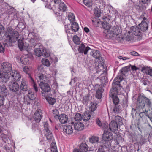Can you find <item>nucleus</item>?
<instances>
[{
    "label": "nucleus",
    "mask_w": 152,
    "mask_h": 152,
    "mask_svg": "<svg viewBox=\"0 0 152 152\" xmlns=\"http://www.w3.org/2000/svg\"><path fill=\"white\" fill-rule=\"evenodd\" d=\"M94 11L96 16L97 17H99L100 16L101 12L98 8L94 9Z\"/></svg>",
    "instance_id": "nucleus-55"
},
{
    "label": "nucleus",
    "mask_w": 152,
    "mask_h": 152,
    "mask_svg": "<svg viewBox=\"0 0 152 152\" xmlns=\"http://www.w3.org/2000/svg\"><path fill=\"white\" fill-rule=\"evenodd\" d=\"M35 98V95L31 90H28L27 92L24 94V100L27 101V103L30 104V100H33Z\"/></svg>",
    "instance_id": "nucleus-16"
},
{
    "label": "nucleus",
    "mask_w": 152,
    "mask_h": 152,
    "mask_svg": "<svg viewBox=\"0 0 152 152\" xmlns=\"http://www.w3.org/2000/svg\"><path fill=\"white\" fill-rule=\"evenodd\" d=\"M52 1L51 4L53 2L55 4V6H56L57 5H58L61 2V0H51Z\"/></svg>",
    "instance_id": "nucleus-57"
},
{
    "label": "nucleus",
    "mask_w": 152,
    "mask_h": 152,
    "mask_svg": "<svg viewBox=\"0 0 152 152\" xmlns=\"http://www.w3.org/2000/svg\"><path fill=\"white\" fill-rule=\"evenodd\" d=\"M28 37L30 39V42L33 45L34 48H36L34 50L35 55L38 56H41L42 54L44 47L40 43V40L39 37L34 32L30 33Z\"/></svg>",
    "instance_id": "nucleus-1"
},
{
    "label": "nucleus",
    "mask_w": 152,
    "mask_h": 152,
    "mask_svg": "<svg viewBox=\"0 0 152 152\" xmlns=\"http://www.w3.org/2000/svg\"><path fill=\"white\" fill-rule=\"evenodd\" d=\"M113 111L115 113H118L119 111V109L116 106H115L113 109Z\"/></svg>",
    "instance_id": "nucleus-63"
},
{
    "label": "nucleus",
    "mask_w": 152,
    "mask_h": 152,
    "mask_svg": "<svg viewBox=\"0 0 152 152\" xmlns=\"http://www.w3.org/2000/svg\"><path fill=\"white\" fill-rule=\"evenodd\" d=\"M9 86L10 90L14 92H16L18 90L19 85L17 83L12 81L9 82Z\"/></svg>",
    "instance_id": "nucleus-19"
},
{
    "label": "nucleus",
    "mask_w": 152,
    "mask_h": 152,
    "mask_svg": "<svg viewBox=\"0 0 152 152\" xmlns=\"http://www.w3.org/2000/svg\"><path fill=\"white\" fill-rule=\"evenodd\" d=\"M71 23V26L69 24L64 26L65 31L67 34L68 39L71 37L74 32L77 31L79 28L78 24L75 21Z\"/></svg>",
    "instance_id": "nucleus-5"
},
{
    "label": "nucleus",
    "mask_w": 152,
    "mask_h": 152,
    "mask_svg": "<svg viewBox=\"0 0 152 152\" xmlns=\"http://www.w3.org/2000/svg\"><path fill=\"white\" fill-rule=\"evenodd\" d=\"M35 77L38 80L45 81L47 79L46 75L44 74L39 72L36 74Z\"/></svg>",
    "instance_id": "nucleus-29"
},
{
    "label": "nucleus",
    "mask_w": 152,
    "mask_h": 152,
    "mask_svg": "<svg viewBox=\"0 0 152 152\" xmlns=\"http://www.w3.org/2000/svg\"><path fill=\"white\" fill-rule=\"evenodd\" d=\"M13 10V8L12 7H9L7 9V10L5 11V12L4 14V15H5L6 14H7L8 15V17L9 18L10 15L12 14V13Z\"/></svg>",
    "instance_id": "nucleus-41"
},
{
    "label": "nucleus",
    "mask_w": 152,
    "mask_h": 152,
    "mask_svg": "<svg viewBox=\"0 0 152 152\" xmlns=\"http://www.w3.org/2000/svg\"><path fill=\"white\" fill-rule=\"evenodd\" d=\"M91 117V114L89 112H85L82 115V119L84 121H87L89 120Z\"/></svg>",
    "instance_id": "nucleus-35"
},
{
    "label": "nucleus",
    "mask_w": 152,
    "mask_h": 152,
    "mask_svg": "<svg viewBox=\"0 0 152 152\" xmlns=\"http://www.w3.org/2000/svg\"><path fill=\"white\" fill-rule=\"evenodd\" d=\"M137 104L139 108L147 112L151 109L152 102L144 95L140 94L137 97Z\"/></svg>",
    "instance_id": "nucleus-2"
},
{
    "label": "nucleus",
    "mask_w": 152,
    "mask_h": 152,
    "mask_svg": "<svg viewBox=\"0 0 152 152\" xmlns=\"http://www.w3.org/2000/svg\"><path fill=\"white\" fill-rule=\"evenodd\" d=\"M121 33L118 35H115V37L116 39L119 41L122 42V40H126L127 41H130L133 38V34L130 31L126 32L124 34L123 36L121 34Z\"/></svg>",
    "instance_id": "nucleus-9"
},
{
    "label": "nucleus",
    "mask_w": 152,
    "mask_h": 152,
    "mask_svg": "<svg viewBox=\"0 0 152 152\" xmlns=\"http://www.w3.org/2000/svg\"><path fill=\"white\" fill-rule=\"evenodd\" d=\"M63 131L65 133L70 135L73 133L72 127L70 125L66 124L64 127Z\"/></svg>",
    "instance_id": "nucleus-26"
},
{
    "label": "nucleus",
    "mask_w": 152,
    "mask_h": 152,
    "mask_svg": "<svg viewBox=\"0 0 152 152\" xmlns=\"http://www.w3.org/2000/svg\"><path fill=\"white\" fill-rule=\"evenodd\" d=\"M74 119L75 121H80L82 119V116L80 113H77L75 116Z\"/></svg>",
    "instance_id": "nucleus-43"
},
{
    "label": "nucleus",
    "mask_w": 152,
    "mask_h": 152,
    "mask_svg": "<svg viewBox=\"0 0 152 152\" xmlns=\"http://www.w3.org/2000/svg\"><path fill=\"white\" fill-rule=\"evenodd\" d=\"M45 2V7L46 8L51 9L52 8L51 0H42Z\"/></svg>",
    "instance_id": "nucleus-36"
},
{
    "label": "nucleus",
    "mask_w": 152,
    "mask_h": 152,
    "mask_svg": "<svg viewBox=\"0 0 152 152\" xmlns=\"http://www.w3.org/2000/svg\"><path fill=\"white\" fill-rule=\"evenodd\" d=\"M131 32L132 34H133L136 36L140 35V31L138 27H137L136 26H133L131 28Z\"/></svg>",
    "instance_id": "nucleus-31"
},
{
    "label": "nucleus",
    "mask_w": 152,
    "mask_h": 152,
    "mask_svg": "<svg viewBox=\"0 0 152 152\" xmlns=\"http://www.w3.org/2000/svg\"><path fill=\"white\" fill-rule=\"evenodd\" d=\"M91 99V97L88 95H85L83 97L82 102L83 104H86Z\"/></svg>",
    "instance_id": "nucleus-39"
},
{
    "label": "nucleus",
    "mask_w": 152,
    "mask_h": 152,
    "mask_svg": "<svg viewBox=\"0 0 152 152\" xmlns=\"http://www.w3.org/2000/svg\"><path fill=\"white\" fill-rule=\"evenodd\" d=\"M83 3L85 5L88 7H90L92 6V1L91 0H83Z\"/></svg>",
    "instance_id": "nucleus-54"
},
{
    "label": "nucleus",
    "mask_w": 152,
    "mask_h": 152,
    "mask_svg": "<svg viewBox=\"0 0 152 152\" xmlns=\"http://www.w3.org/2000/svg\"><path fill=\"white\" fill-rule=\"evenodd\" d=\"M108 127H109L110 130L113 132L118 129L117 123H115L113 120L111 121L109 126L107 123H105V126H104V129H107L108 128Z\"/></svg>",
    "instance_id": "nucleus-14"
},
{
    "label": "nucleus",
    "mask_w": 152,
    "mask_h": 152,
    "mask_svg": "<svg viewBox=\"0 0 152 152\" xmlns=\"http://www.w3.org/2000/svg\"><path fill=\"white\" fill-rule=\"evenodd\" d=\"M1 68L4 73L7 74H9L12 69L11 64L7 62H4L2 63Z\"/></svg>",
    "instance_id": "nucleus-13"
},
{
    "label": "nucleus",
    "mask_w": 152,
    "mask_h": 152,
    "mask_svg": "<svg viewBox=\"0 0 152 152\" xmlns=\"http://www.w3.org/2000/svg\"><path fill=\"white\" fill-rule=\"evenodd\" d=\"M46 100L50 104L53 105L56 102L55 99L52 98L50 97H47V96L45 97Z\"/></svg>",
    "instance_id": "nucleus-42"
},
{
    "label": "nucleus",
    "mask_w": 152,
    "mask_h": 152,
    "mask_svg": "<svg viewBox=\"0 0 152 152\" xmlns=\"http://www.w3.org/2000/svg\"><path fill=\"white\" fill-rule=\"evenodd\" d=\"M106 129H105L104 132L102 136V140L111 141L113 138V134L110 132L106 131Z\"/></svg>",
    "instance_id": "nucleus-22"
},
{
    "label": "nucleus",
    "mask_w": 152,
    "mask_h": 152,
    "mask_svg": "<svg viewBox=\"0 0 152 152\" xmlns=\"http://www.w3.org/2000/svg\"><path fill=\"white\" fill-rule=\"evenodd\" d=\"M6 39L5 40L4 45H10V43L16 41L19 37V33L15 31L11 27H8L4 34Z\"/></svg>",
    "instance_id": "nucleus-3"
},
{
    "label": "nucleus",
    "mask_w": 152,
    "mask_h": 152,
    "mask_svg": "<svg viewBox=\"0 0 152 152\" xmlns=\"http://www.w3.org/2000/svg\"><path fill=\"white\" fill-rule=\"evenodd\" d=\"M102 23L103 27L105 30L104 33L106 34V36L107 38L115 37V35H118L121 32V30L119 27L117 28V30L114 31L110 30L111 25L105 20L103 21Z\"/></svg>",
    "instance_id": "nucleus-4"
},
{
    "label": "nucleus",
    "mask_w": 152,
    "mask_h": 152,
    "mask_svg": "<svg viewBox=\"0 0 152 152\" xmlns=\"http://www.w3.org/2000/svg\"><path fill=\"white\" fill-rule=\"evenodd\" d=\"M151 0H140V3L135 4L134 7L139 12L145 10Z\"/></svg>",
    "instance_id": "nucleus-8"
},
{
    "label": "nucleus",
    "mask_w": 152,
    "mask_h": 152,
    "mask_svg": "<svg viewBox=\"0 0 152 152\" xmlns=\"http://www.w3.org/2000/svg\"><path fill=\"white\" fill-rule=\"evenodd\" d=\"M130 66L131 70L133 71H136L139 69L138 67H137L135 66L130 65Z\"/></svg>",
    "instance_id": "nucleus-58"
},
{
    "label": "nucleus",
    "mask_w": 152,
    "mask_h": 152,
    "mask_svg": "<svg viewBox=\"0 0 152 152\" xmlns=\"http://www.w3.org/2000/svg\"><path fill=\"white\" fill-rule=\"evenodd\" d=\"M96 122L97 124V125L100 126L101 127L102 126V123L100 121L98 118H97L96 120Z\"/></svg>",
    "instance_id": "nucleus-60"
},
{
    "label": "nucleus",
    "mask_w": 152,
    "mask_h": 152,
    "mask_svg": "<svg viewBox=\"0 0 152 152\" xmlns=\"http://www.w3.org/2000/svg\"><path fill=\"white\" fill-rule=\"evenodd\" d=\"M32 68L29 66H25L23 68V71L26 74H28V77L29 78V80L31 85L33 86L34 89L36 92L38 91V88L37 85L35 83L33 79L32 78L31 75L30 74Z\"/></svg>",
    "instance_id": "nucleus-10"
},
{
    "label": "nucleus",
    "mask_w": 152,
    "mask_h": 152,
    "mask_svg": "<svg viewBox=\"0 0 152 152\" xmlns=\"http://www.w3.org/2000/svg\"><path fill=\"white\" fill-rule=\"evenodd\" d=\"M79 150L80 152H87L88 150V147L86 143L83 142L80 144Z\"/></svg>",
    "instance_id": "nucleus-32"
},
{
    "label": "nucleus",
    "mask_w": 152,
    "mask_h": 152,
    "mask_svg": "<svg viewBox=\"0 0 152 152\" xmlns=\"http://www.w3.org/2000/svg\"><path fill=\"white\" fill-rule=\"evenodd\" d=\"M144 71L147 74L152 76V69H149L147 67H145L143 68Z\"/></svg>",
    "instance_id": "nucleus-51"
},
{
    "label": "nucleus",
    "mask_w": 152,
    "mask_h": 152,
    "mask_svg": "<svg viewBox=\"0 0 152 152\" xmlns=\"http://www.w3.org/2000/svg\"><path fill=\"white\" fill-rule=\"evenodd\" d=\"M77 79L76 77H75L73 79H72L71 81L70 82V84L72 85H74L77 81Z\"/></svg>",
    "instance_id": "nucleus-59"
},
{
    "label": "nucleus",
    "mask_w": 152,
    "mask_h": 152,
    "mask_svg": "<svg viewBox=\"0 0 152 152\" xmlns=\"http://www.w3.org/2000/svg\"><path fill=\"white\" fill-rule=\"evenodd\" d=\"M42 115V113L41 110H37L34 115V118L35 121L37 122H39L41 119Z\"/></svg>",
    "instance_id": "nucleus-24"
},
{
    "label": "nucleus",
    "mask_w": 152,
    "mask_h": 152,
    "mask_svg": "<svg viewBox=\"0 0 152 152\" xmlns=\"http://www.w3.org/2000/svg\"><path fill=\"white\" fill-rule=\"evenodd\" d=\"M10 77H11L13 80L18 81H19L21 76L20 73L18 71L11 70L9 73Z\"/></svg>",
    "instance_id": "nucleus-17"
},
{
    "label": "nucleus",
    "mask_w": 152,
    "mask_h": 152,
    "mask_svg": "<svg viewBox=\"0 0 152 152\" xmlns=\"http://www.w3.org/2000/svg\"><path fill=\"white\" fill-rule=\"evenodd\" d=\"M123 77L121 75H119L115 77L112 84V88L111 89V92L114 91L113 94H115L120 93L121 90V87L120 86V82L123 79Z\"/></svg>",
    "instance_id": "nucleus-6"
},
{
    "label": "nucleus",
    "mask_w": 152,
    "mask_h": 152,
    "mask_svg": "<svg viewBox=\"0 0 152 152\" xmlns=\"http://www.w3.org/2000/svg\"><path fill=\"white\" fill-rule=\"evenodd\" d=\"M79 47L78 51L79 52L81 53H83L85 54H87L88 52L91 50V49L89 47L83 44L80 45Z\"/></svg>",
    "instance_id": "nucleus-21"
},
{
    "label": "nucleus",
    "mask_w": 152,
    "mask_h": 152,
    "mask_svg": "<svg viewBox=\"0 0 152 152\" xmlns=\"http://www.w3.org/2000/svg\"><path fill=\"white\" fill-rule=\"evenodd\" d=\"M75 129L77 130H81L84 128V125L81 122L76 123L74 125Z\"/></svg>",
    "instance_id": "nucleus-34"
},
{
    "label": "nucleus",
    "mask_w": 152,
    "mask_h": 152,
    "mask_svg": "<svg viewBox=\"0 0 152 152\" xmlns=\"http://www.w3.org/2000/svg\"><path fill=\"white\" fill-rule=\"evenodd\" d=\"M18 47L20 50H25L28 51L29 50V45L28 44L24 43L22 39H19L18 41Z\"/></svg>",
    "instance_id": "nucleus-18"
},
{
    "label": "nucleus",
    "mask_w": 152,
    "mask_h": 152,
    "mask_svg": "<svg viewBox=\"0 0 152 152\" xmlns=\"http://www.w3.org/2000/svg\"><path fill=\"white\" fill-rule=\"evenodd\" d=\"M51 150L52 152H58L56 145L54 142H52L51 144Z\"/></svg>",
    "instance_id": "nucleus-48"
},
{
    "label": "nucleus",
    "mask_w": 152,
    "mask_h": 152,
    "mask_svg": "<svg viewBox=\"0 0 152 152\" xmlns=\"http://www.w3.org/2000/svg\"><path fill=\"white\" fill-rule=\"evenodd\" d=\"M114 91L111 92V90H110V96L111 97L113 98V102L114 104L115 105H116L118 104L119 102V99L118 98L115 96V95L120 94L121 93V92L120 93L118 94H113L114 93Z\"/></svg>",
    "instance_id": "nucleus-28"
},
{
    "label": "nucleus",
    "mask_w": 152,
    "mask_h": 152,
    "mask_svg": "<svg viewBox=\"0 0 152 152\" xmlns=\"http://www.w3.org/2000/svg\"><path fill=\"white\" fill-rule=\"evenodd\" d=\"M92 22H94V24L96 25V26H98L99 24L101 22L99 20H97L96 21L94 22V21L93 20Z\"/></svg>",
    "instance_id": "nucleus-61"
},
{
    "label": "nucleus",
    "mask_w": 152,
    "mask_h": 152,
    "mask_svg": "<svg viewBox=\"0 0 152 152\" xmlns=\"http://www.w3.org/2000/svg\"><path fill=\"white\" fill-rule=\"evenodd\" d=\"M89 142L92 143H96L97 144V145L96 146V147L99 146L101 142H98L99 137H98L95 136H93L90 137L89 139Z\"/></svg>",
    "instance_id": "nucleus-30"
},
{
    "label": "nucleus",
    "mask_w": 152,
    "mask_h": 152,
    "mask_svg": "<svg viewBox=\"0 0 152 152\" xmlns=\"http://www.w3.org/2000/svg\"><path fill=\"white\" fill-rule=\"evenodd\" d=\"M10 149L6 145L5 146L4 148V151L5 152H9Z\"/></svg>",
    "instance_id": "nucleus-62"
},
{
    "label": "nucleus",
    "mask_w": 152,
    "mask_h": 152,
    "mask_svg": "<svg viewBox=\"0 0 152 152\" xmlns=\"http://www.w3.org/2000/svg\"><path fill=\"white\" fill-rule=\"evenodd\" d=\"M45 135L46 136V137L47 140H50L52 139L53 137L52 134V132L50 130L49 131V132H45Z\"/></svg>",
    "instance_id": "nucleus-49"
},
{
    "label": "nucleus",
    "mask_w": 152,
    "mask_h": 152,
    "mask_svg": "<svg viewBox=\"0 0 152 152\" xmlns=\"http://www.w3.org/2000/svg\"><path fill=\"white\" fill-rule=\"evenodd\" d=\"M39 86L42 90V96L45 97L47 96L48 95V93L50 90L49 86L47 83L42 81L40 82L39 84Z\"/></svg>",
    "instance_id": "nucleus-11"
},
{
    "label": "nucleus",
    "mask_w": 152,
    "mask_h": 152,
    "mask_svg": "<svg viewBox=\"0 0 152 152\" xmlns=\"http://www.w3.org/2000/svg\"><path fill=\"white\" fill-rule=\"evenodd\" d=\"M52 61L54 63H56L58 62V58H57L54 56L52 59Z\"/></svg>",
    "instance_id": "nucleus-64"
},
{
    "label": "nucleus",
    "mask_w": 152,
    "mask_h": 152,
    "mask_svg": "<svg viewBox=\"0 0 152 152\" xmlns=\"http://www.w3.org/2000/svg\"><path fill=\"white\" fill-rule=\"evenodd\" d=\"M97 104L96 103L91 102V106L89 107L90 110L91 111H95L97 108Z\"/></svg>",
    "instance_id": "nucleus-52"
},
{
    "label": "nucleus",
    "mask_w": 152,
    "mask_h": 152,
    "mask_svg": "<svg viewBox=\"0 0 152 152\" xmlns=\"http://www.w3.org/2000/svg\"><path fill=\"white\" fill-rule=\"evenodd\" d=\"M73 41L74 43L77 45L80 44V42L79 37L77 35H75L73 37Z\"/></svg>",
    "instance_id": "nucleus-53"
},
{
    "label": "nucleus",
    "mask_w": 152,
    "mask_h": 152,
    "mask_svg": "<svg viewBox=\"0 0 152 152\" xmlns=\"http://www.w3.org/2000/svg\"><path fill=\"white\" fill-rule=\"evenodd\" d=\"M56 7L53 9V7H52L51 9H53L54 10L55 13L57 16H59L60 13L58 11H61L65 12L67 10V7L63 2L60 3Z\"/></svg>",
    "instance_id": "nucleus-12"
},
{
    "label": "nucleus",
    "mask_w": 152,
    "mask_h": 152,
    "mask_svg": "<svg viewBox=\"0 0 152 152\" xmlns=\"http://www.w3.org/2000/svg\"><path fill=\"white\" fill-rule=\"evenodd\" d=\"M20 62L24 65L29 64L31 63L28 55H24L22 56L20 58Z\"/></svg>",
    "instance_id": "nucleus-27"
},
{
    "label": "nucleus",
    "mask_w": 152,
    "mask_h": 152,
    "mask_svg": "<svg viewBox=\"0 0 152 152\" xmlns=\"http://www.w3.org/2000/svg\"><path fill=\"white\" fill-rule=\"evenodd\" d=\"M115 122L116 123H118L120 125L123 124V119L119 116H116L115 117Z\"/></svg>",
    "instance_id": "nucleus-44"
},
{
    "label": "nucleus",
    "mask_w": 152,
    "mask_h": 152,
    "mask_svg": "<svg viewBox=\"0 0 152 152\" xmlns=\"http://www.w3.org/2000/svg\"><path fill=\"white\" fill-rule=\"evenodd\" d=\"M138 27L142 31H145L148 29V24L145 21H142L138 25Z\"/></svg>",
    "instance_id": "nucleus-33"
},
{
    "label": "nucleus",
    "mask_w": 152,
    "mask_h": 152,
    "mask_svg": "<svg viewBox=\"0 0 152 152\" xmlns=\"http://www.w3.org/2000/svg\"><path fill=\"white\" fill-rule=\"evenodd\" d=\"M130 67L129 66H126L122 68L121 70V74L124 75H126L129 70Z\"/></svg>",
    "instance_id": "nucleus-37"
},
{
    "label": "nucleus",
    "mask_w": 152,
    "mask_h": 152,
    "mask_svg": "<svg viewBox=\"0 0 152 152\" xmlns=\"http://www.w3.org/2000/svg\"><path fill=\"white\" fill-rule=\"evenodd\" d=\"M42 64L45 66L49 67L50 65V63L48 60L43 58L42 60Z\"/></svg>",
    "instance_id": "nucleus-45"
},
{
    "label": "nucleus",
    "mask_w": 152,
    "mask_h": 152,
    "mask_svg": "<svg viewBox=\"0 0 152 152\" xmlns=\"http://www.w3.org/2000/svg\"><path fill=\"white\" fill-rule=\"evenodd\" d=\"M0 87L1 88V92L2 94H5V93H7V90L5 86L3 84H1V83H0ZM6 94H4L5 95H6Z\"/></svg>",
    "instance_id": "nucleus-47"
},
{
    "label": "nucleus",
    "mask_w": 152,
    "mask_h": 152,
    "mask_svg": "<svg viewBox=\"0 0 152 152\" xmlns=\"http://www.w3.org/2000/svg\"><path fill=\"white\" fill-rule=\"evenodd\" d=\"M44 130V132H49L50 130L49 129V126L48 123L47 122H43Z\"/></svg>",
    "instance_id": "nucleus-50"
},
{
    "label": "nucleus",
    "mask_w": 152,
    "mask_h": 152,
    "mask_svg": "<svg viewBox=\"0 0 152 152\" xmlns=\"http://www.w3.org/2000/svg\"><path fill=\"white\" fill-rule=\"evenodd\" d=\"M5 99L4 96L2 95H0V106L4 105Z\"/></svg>",
    "instance_id": "nucleus-56"
},
{
    "label": "nucleus",
    "mask_w": 152,
    "mask_h": 152,
    "mask_svg": "<svg viewBox=\"0 0 152 152\" xmlns=\"http://www.w3.org/2000/svg\"><path fill=\"white\" fill-rule=\"evenodd\" d=\"M68 20L70 21V23L75 21V17L73 14L69 13L68 15Z\"/></svg>",
    "instance_id": "nucleus-40"
},
{
    "label": "nucleus",
    "mask_w": 152,
    "mask_h": 152,
    "mask_svg": "<svg viewBox=\"0 0 152 152\" xmlns=\"http://www.w3.org/2000/svg\"><path fill=\"white\" fill-rule=\"evenodd\" d=\"M54 117L56 118H58L59 121L62 124L66 123L67 121V116L65 114H61L58 116V114H57L56 115H54Z\"/></svg>",
    "instance_id": "nucleus-23"
},
{
    "label": "nucleus",
    "mask_w": 152,
    "mask_h": 152,
    "mask_svg": "<svg viewBox=\"0 0 152 152\" xmlns=\"http://www.w3.org/2000/svg\"><path fill=\"white\" fill-rule=\"evenodd\" d=\"M50 52L48 50H47L44 47V50H42V55L46 57H49L50 56Z\"/></svg>",
    "instance_id": "nucleus-46"
},
{
    "label": "nucleus",
    "mask_w": 152,
    "mask_h": 152,
    "mask_svg": "<svg viewBox=\"0 0 152 152\" xmlns=\"http://www.w3.org/2000/svg\"><path fill=\"white\" fill-rule=\"evenodd\" d=\"M111 141L107 140H102V143L101 142L100 146L104 148H108L110 151L112 152L115 148L114 146H111Z\"/></svg>",
    "instance_id": "nucleus-15"
},
{
    "label": "nucleus",
    "mask_w": 152,
    "mask_h": 152,
    "mask_svg": "<svg viewBox=\"0 0 152 152\" xmlns=\"http://www.w3.org/2000/svg\"><path fill=\"white\" fill-rule=\"evenodd\" d=\"M21 88L23 91H26L28 90V86L25 81H22L20 85Z\"/></svg>",
    "instance_id": "nucleus-38"
},
{
    "label": "nucleus",
    "mask_w": 152,
    "mask_h": 152,
    "mask_svg": "<svg viewBox=\"0 0 152 152\" xmlns=\"http://www.w3.org/2000/svg\"><path fill=\"white\" fill-rule=\"evenodd\" d=\"M91 52L90 54L93 57L96 59H98L100 61L102 60V58L101 57V54L99 51L96 50H94L91 49Z\"/></svg>",
    "instance_id": "nucleus-25"
},
{
    "label": "nucleus",
    "mask_w": 152,
    "mask_h": 152,
    "mask_svg": "<svg viewBox=\"0 0 152 152\" xmlns=\"http://www.w3.org/2000/svg\"><path fill=\"white\" fill-rule=\"evenodd\" d=\"M98 3L99 8L101 9H103L105 11H107L106 13L108 14L110 13V14H113L114 12V9L113 7L109 5H105V3L103 0H96Z\"/></svg>",
    "instance_id": "nucleus-7"
},
{
    "label": "nucleus",
    "mask_w": 152,
    "mask_h": 152,
    "mask_svg": "<svg viewBox=\"0 0 152 152\" xmlns=\"http://www.w3.org/2000/svg\"><path fill=\"white\" fill-rule=\"evenodd\" d=\"M95 89L96 91V97L98 99H100L102 97V93L103 90L101 86L98 84L96 85L95 86Z\"/></svg>",
    "instance_id": "nucleus-20"
}]
</instances>
